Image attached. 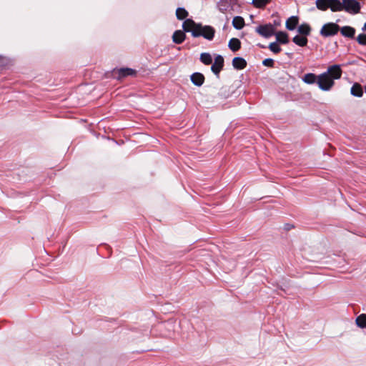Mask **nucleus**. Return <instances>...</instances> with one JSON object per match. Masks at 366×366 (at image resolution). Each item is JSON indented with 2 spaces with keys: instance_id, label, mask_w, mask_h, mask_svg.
Instances as JSON below:
<instances>
[{
  "instance_id": "nucleus-13",
  "label": "nucleus",
  "mask_w": 366,
  "mask_h": 366,
  "mask_svg": "<svg viewBox=\"0 0 366 366\" xmlns=\"http://www.w3.org/2000/svg\"><path fill=\"white\" fill-rule=\"evenodd\" d=\"M277 41L280 44H286L289 42V36L285 31H277L275 34Z\"/></svg>"
},
{
  "instance_id": "nucleus-10",
  "label": "nucleus",
  "mask_w": 366,
  "mask_h": 366,
  "mask_svg": "<svg viewBox=\"0 0 366 366\" xmlns=\"http://www.w3.org/2000/svg\"><path fill=\"white\" fill-rule=\"evenodd\" d=\"M192 82L197 86H202L204 82V76L199 72H195L190 76Z\"/></svg>"
},
{
  "instance_id": "nucleus-8",
  "label": "nucleus",
  "mask_w": 366,
  "mask_h": 366,
  "mask_svg": "<svg viewBox=\"0 0 366 366\" xmlns=\"http://www.w3.org/2000/svg\"><path fill=\"white\" fill-rule=\"evenodd\" d=\"M185 32L186 31H184V29L175 31L172 35L173 42H174L175 44H180L182 42H184L186 39Z\"/></svg>"
},
{
  "instance_id": "nucleus-9",
  "label": "nucleus",
  "mask_w": 366,
  "mask_h": 366,
  "mask_svg": "<svg viewBox=\"0 0 366 366\" xmlns=\"http://www.w3.org/2000/svg\"><path fill=\"white\" fill-rule=\"evenodd\" d=\"M116 73L118 74V79H122L128 76H135L137 71L130 68H121Z\"/></svg>"
},
{
  "instance_id": "nucleus-16",
  "label": "nucleus",
  "mask_w": 366,
  "mask_h": 366,
  "mask_svg": "<svg viewBox=\"0 0 366 366\" xmlns=\"http://www.w3.org/2000/svg\"><path fill=\"white\" fill-rule=\"evenodd\" d=\"M228 46L232 51H237L241 48V41L237 38H232L229 41Z\"/></svg>"
},
{
  "instance_id": "nucleus-18",
  "label": "nucleus",
  "mask_w": 366,
  "mask_h": 366,
  "mask_svg": "<svg viewBox=\"0 0 366 366\" xmlns=\"http://www.w3.org/2000/svg\"><path fill=\"white\" fill-rule=\"evenodd\" d=\"M317 77L318 76L315 75L313 73H307L303 76L302 80L306 84H312L317 82Z\"/></svg>"
},
{
  "instance_id": "nucleus-6",
  "label": "nucleus",
  "mask_w": 366,
  "mask_h": 366,
  "mask_svg": "<svg viewBox=\"0 0 366 366\" xmlns=\"http://www.w3.org/2000/svg\"><path fill=\"white\" fill-rule=\"evenodd\" d=\"M326 75L330 76L332 81L340 79L342 74V70L340 65L334 64L328 67L327 71L325 72Z\"/></svg>"
},
{
  "instance_id": "nucleus-26",
  "label": "nucleus",
  "mask_w": 366,
  "mask_h": 366,
  "mask_svg": "<svg viewBox=\"0 0 366 366\" xmlns=\"http://www.w3.org/2000/svg\"><path fill=\"white\" fill-rule=\"evenodd\" d=\"M272 0H252V4L254 7L262 9L265 7Z\"/></svg>"
},
{
  "instance_id": "nucleus-7",
  "label": "nucleus",
  "mask_w": 366,
  "mask_h": 366,
  "mask_svg": "<svg viewBox=\"0 0 366 366\" xmlns=\"http://www.w3.org/2000/svg\"><path fill=\"white\" fill-rule=\"evenodd\" d=\"M224 58L221 55H217L214 58V61L211 66L212 71L219 76L220 71L224 66Z\"/></svg>"
},
{
  "instance_id": "nucleus-12",
  "label": "nucleus",
  "mask_w": 366,
  "mask_h": 366,
  "mask_svg": "<svg viewBox=\"0 0 366 366\" xmlns=\"http://www.w3.org/2000/svg\"><path fill=\"white\" fill-rule=\"evenodd\" d=\"M247 61L242 57H234L232 59V66L238 70L244 69L247 66Z\"/></svg>"
},
{
  "instance_id": "nucleus-30",
  "label": "nucleus",
  "mask_w": 366,
  "mask_h": 366,
  "mask_svg": "<svg viewBox=\"0 0 366 366\" xmlns=\"http://www.w3.org/2000/svg\"><path fill=\"white\" fill-rule=\"evenodd\" d=\"M280 25V21H274V26L276 28L277 26H279Z\"/></svg>"
},
{
  "instance_id": "nucleus-29",
  "label": "nucleus",
  "mask_w": 366,
  "mask_h": 366,
  "mask_svg": "<svg viewBox=\"0 0 366 366\" xmlns=\"http://www.w3.org/2000/svg\"><path fill=\"white\" fill-rule=\"evenodd\" d=\"M262 64L265 66L273 68L274 65V61L272 59H265L262 61Z\"/></svg>"
},
{
  "instance_id": "nucleus-24",
  "label": "nucleus",
  "mask_w": 366,
  "mask_h": 366,
  "mask_svg": "<svg viewBox=\"0 0 366 366\" xmlns=\"http://www.w3.org/2000/svg\"><path fill=\"white\" fill-rule=\"evenodd\" d=\"M200 61L205 65H209L212 63V58L209 53H202L200 54Z\"/></svg>"
},
{
  "instance_id": "nucleus-11",
  "label": "nucleus",
  "mask_w": 366,
  "mask_h": 366,
  "mask_svg": "<svg viewBox=\"0 0 366 366\" xmlns=\"http://www.w3.org/2000/svg\"><path fill=\"white\" fill-rule=\"evenodd\" d=\"M340 33L342 36L347 38H354L355 34V29L350 26H345L342 27H340Z\"/></svg>"
},
{
  "instance_id": "nucleus-28",
  "label": "nucleus",
  "mask_w": 366,
  "mask_h": 366,
  "mask_svg": "<svg viewBox=\"0 0 366 366\" xmlns=\"http://www.w3.org/2000/svg\"><path fill=\"white\" fill-rule=\"evenodd\" d=\"M357 41L360 45H366V34H360L357 37Z\"/></svg>"
},
{
  "instance_id": "nucleus-3",
  "label": "nucleus",
  "mask_w": 366,
  "mask_h": 366,
  "mask_svg": "<svg viewBox=\"0 0 366 366\" xmlns=\"http://www.w3.org/2000/svg\"><path fill=\"white\" fill-rule=\"evenodd\" d=\"M340 26L335 23L330 22L325 24L320 31V34L324 37L335 36L338 33Z\"/></svg>"
},
{
  "instance_id": "nucleus-31",
  "label": "nucleus",
  "mask_w": 366,
  "mask_h": 366,
  "mask_svg": "<svg viewBox=\"0 0 366 366\" xmlns=\"http://www.w3.org/2000/svg\"><path fill=\"white\" fill-rule=\"evenodd\" d=\"M292 227V226H290L289 224H286L285 229H287V230H290Z\"/></svg>"
},
{
  "instance_id": "nucleus-21",
  "label": "nucleus",
  "mask_w": 366,
  "mask_h": 366,
  "mask_svg": "<svg viewBox=\"0 0 366 366\" xmlns=\"http://www.w3.org/2000/svg\"><path fill=\"white\" fill-rule=\"evenodd\" d=\"M292 41L300 46H305L307 44L308 40L306 36L297 35L293 37Z\"/></svg>"
},
{
  "instance_id": "nucleus-19",
  "label": "nucleus",
  "mask_w": 366,
  "mask_h": 366,
  "mask_svg": "<svg viewBox=\"0 0 366 366\" xmlns=\"http://www.w3.org/2000/svg\"><path fill=\"white\" fill-rule=\"evenodd\" d=\"M232 25L237 29H241L244 26V19L242 16H237L232 19Z\"/></svg>"
},
{
  "instance_id": "nucleus-4",
  "label": "nucleus",
  "mask_w": 366,
  "mask_h": 366,
  "mask_svg": "<svg viewBox=\"0 0 366 366\" xmlns=\"http://www.w3.org/2000/svg\"><path fill=\"white\" fill-rule=\"evenodd\" d=\"M255 31L264 38H269L275 34V27L269 23L256 27Z\"/></svg>"
},
{
  "instance_id": "nucleus-33",
  "label": "nucleus",
  "mask_w": 366,
  "mask_h": 366,
  "mask_svg": "<svg viewBox=\"0 0 366 366\" xmlns=\"http://www.w3.org/2000/svg\"><path fill=\"white\" fill-rule=\"evenodd\" d=\"M258 46H259L260 48H264V46H263V45L258 44Z\"/></svg>"
},
{
  "instance_id": "nucleus-23",
  "label": "nucleus",
  "mask_w": 366,
  "mask_h": 366,
  "mask_svg": "<svg viewBox=\"0 0 366 366\" xmlns=\"http://www.w3.org/2000/svg\"><path fill=\"white\" fill-rule=\"evenodd\" d=\"M188 11L184 8L179 7L177 8L176 10V16L179 20L187 19V17L188 16Z\"/></svg>"
},
{
  "instance_id": "nucleus-25",
  "label": "nucleus",
  "mask_w": 366,
  "mask_h": 366,
  "mask_svg": "<svg viewBox=\"0 0 366 366\" xmlns=\"http://www.w3.org/2000/svg\"><path fill=\"white\" fill-rule=\"evenodd\" d=\"M356 324L361 328L366 327V314H361L356 318Z\"/></svg>"
},
{
  "instance_id": "nucleus-2",
  "label": "nucleus",
  "mask_w": 366,
  "mask_h": 366,
  "mask_svg": "<svg viewBox=\"0 0 366 366\" xmlns=\"http://www.w3.org/2000/svg\"><path fill=\"white\" fill-rule=\"evenodd\" d=\"M317 84L320 89L323 91H329L334 86L335 81H332L330 76L326 75L325 73H322L318 75Z\"/></svg>"
},
{
  "instance_id": "nucleus-32",
  "label": "nucleus",
  "mask_w": 366,
  "mask_h": 366,
  "mask_svg": "<svg viewBox=\"0 0 366 366\" xmlns=\"http://www.w3.org/2000/svg\"><path fill=\"white\" fill-rule=\"evenodd\" d=\"M362 29L366 31V23L364 24V26H363Z\"/></svg>"
},
{
  "instance_id": "nucleus-15",
  "label": "nucleus",
  "mask_w": 366,
  "mask_h": 366,
  "mask_svg": "<svg viewBox=\"0 0 366 366\" xmlns=\"http://www.w3.org/2000/svg\"><path fill=\"white\" fill-rule=\"evenodd\" d=\"M330 9L332 11H340L343 10V1L341 2L340 0H330Z\"/></svg>"
},
{
  "instance_id": "nucleus-1",
  "label": "nucleus",
  "mask_w": 366,
  "mask_h": 366,
  "mask_svg": "<svg viewBox=\"0 0 366 366\" xmlns=\"http://www.w3.org/2000/svg\"><path fill=\"white\" fill-rule=\"evenodd\" d=\"M182 29L184 31L191 32L194 38L203 37L208 41L213 40L216 31L215 29L209 25H202L201 23H197L192 19L184 20L182 24Z\"/></svg>"
},
{
  "instance_id": "nucleus-27",
  "label": "nucleus",
  "mask_w": 366,
  "mask_h": 366,
  "mask_svg": "<svg viewBox=\"0 0 366 366\" xmlns=\"http://www.w3.org/2000/svg\"><path fill=\"white\" fill-rule=\"evenodd\" d=\"M269 49L274 54H279L282 49L277 42H272L269 44Z\"/></svg>"
},
{
  "instance_id": "nucleus-14",
  "label": "nucleus",
  "mask_w": 366,
  "mask_h": 366,
  "mask_svg": "<svg viewBox=\"0 0 366 366\" xmlns=\"http://www.w3.org/2000/svg\"><path fill=\"white\" fill-rule=\"evenodd\" d=\"M299 19L297 16H292L290 17L286 21V28L288 30H294L298 24Z\"/></svg>"
},
{
  "instance_id": "nucleus-5",
  "label": "nucleus",
  "mask_w": 366,
  "mask_h": 366,
  "mask_svg": "<svg viewBox=\"0 0 366 366\" xmlns=\"http://www.w3.org/2000/svg\"><path fill=\"white\" fill-rule=\"evenodd\" d=\"M360 8V4L356 0H343V10L349 14H358Z\"/></svg>"
},
{
  "instance_id": "nucleus-22",
  "label": "nucleus",
  "mask_w": 366,
  "mask_h": 366,
  "mask_svg": "<svg viewBox=\"0 0 366 366\" xmlns=\"http://www.w3.org/2000/svg\"><path fill=\"white\" fill-rule=\"evenodd\" d=\"M298 32L300 34L304 35L305 36H307L310 34L311 27L307 24H302L298 27Z\"/></svg>"
},
{
  "instance_id": "nucleus-17",
  "label": "nucleus",
  "mask_w": 366,
  "mask_h": 366,
  "mask_svg": "<svg viewBox=\"0 0 366 366\" xmlns=\"http://www.w3.org/2000/svg\"><path fill=\"white\" fill-rule=\"evenodd\" d=\"M316 6L319 10L326 11L330 9V0H316Z\"/></svg>"
},
{
  "instance_id": "nucleus-20",
  "label": "nucleus",
  "mask_w": 366,
  "mask_h": 366,
  "mask_svg": "<svg viewBox=\"0 0 366 366\" xmlns=\"http://www.w3.org/2000/svg\"><path fill=\"white\" fill-rule=\"evenodd\" d=\"M351 94L357 97H362L363 91L361 85L358 83L354 84L351 88Z\"/></svg>"
}]
</instances>
